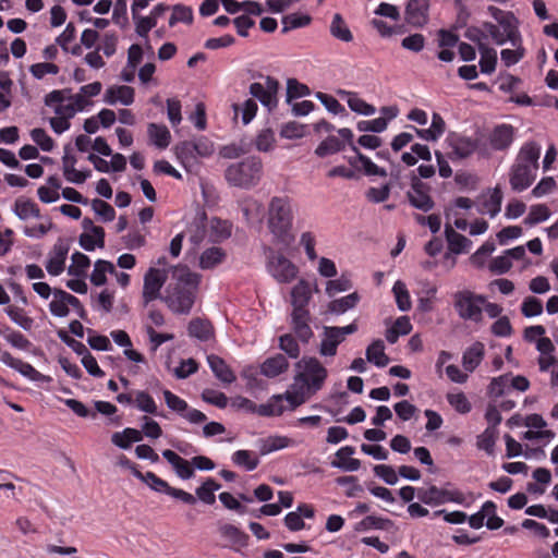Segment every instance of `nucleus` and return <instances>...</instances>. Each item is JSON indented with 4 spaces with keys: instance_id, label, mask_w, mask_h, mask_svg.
I'll use <instances>...</instances> for the list:
<instances>
[{
    "instance_id": "nucleus-1",
    "label": "nucleus",
    "mask_w": 558,
    "mask_h": 558,
    "mask_svg": "<svg viewBox=\"0 0 558 558\" xmlns=\"http://www.w3.org/2000/svg\"><path fill=\"white\" fill-rule=\"evenodd\" d=\"M295 208L293 201L286 196H272L266 213V228L270 243L281 248H290L295 242L293 230Z\"/></svg>"
},
{
    "instance_id": "nucleus-2",
    "label": "nucleus",
    "mask_w": 558,
    "mask_h": 558,
    "mask_svg": "<svg viewBox=\"0 0 558 558\" xmlns=\"http://www.w3.org/2000/svg\"><path fill=\"white\" fill-rule=\"evenodd\" d=\"M328 377L327 368L313 356H303L295 363V375L290 385L293 404L301 405L319 391Z\"/></svg>"
},
{
    "instance_id": "nucleus-3",
    "label": "nucleus",
    "mask_w": 558,
    "mask_h": 558,
    "mask_svg": "<svg viewBox=\"0 0 558 558\" xmlns=\"http://www.w3.org/2000/svg\"><path fill=\"white\" fill-rule=\"evenodd\" d=\"M198 283L199 276L192 272L187 267H173L163 301L173 313L187 314L194 304Z\"/></svg>"
},
{
    "instance_id": "nucleus-4",
    "label": "nucleus",
    "mask_w": 558,
    "mask_h": 558,
    "mask_svg": "<svg viewBox=\"0 0 558 558\" xmlns=\"http://www.w3.org/2000/svg\"><path fill=\"white\" fill-rule=\"evenodd\" d=\"M541 146L534 142L525 143L519 150L510 171V185L515 192L526 190L536 178Z\"/></svg>"
},
{
    "instance_id": "nucleus-5",
    "label": "nucleus",
    "mask_w": 558,
    "mask_h": 558,
    "mask_svg": "<svg viewBox=\"0 0 558 558\" xmlns=\"http://www.w3.org/2000/svg\"><path fill=\"white\" fill-rule=\"evenodd\" d=\"M488 11L496 23H483V32L492 38V40L499 46L507 43H518V21L515 16L508 11L500 10L495 7H489Z\"/></svg>"
},
{
    "instance_id": "nucleus-6",
    "label": "nucleus",
    "mask_w": 558,
    "mask_h": 558,
    "mask_svg": "<svg viewBox=\"0 0 558 558\" xmlns=\"http://www.w3.org/2000/svg\"><path fill=\"white\" fill-rule=\"evenodd\" d=\"M283 250L275 245L264 248L265 269L277 283L289 284L298 278L300 268L282 252Z\"/></svg>"
},
{
    "instance_id": "nucleus-7",
    "label": "nucleus",
    "mask_w": 558,
    "mask_h": 558,
    "mask_svg": "<svg viewBox=\"0 0 558 558\" xmlns=\"http://www.w3.org/2000/svg\"><path fill=\"white\" fill-rule=\"evenodd\" d=\"M263 175V162L252 156L245 160L230 165L226 170L227 181L239 187L251 189L258 184Z\"/></svg>"
},
{
    "instance_id": "nucleus-8",
    "label": "nucleus",
    "mask_w": 558,
    "mask_h": 558,
    "mask_svg": "<svg viewBox=\"0 0 558 558\" xmlns=\"http://www.w3.org/2000/svg\"><path fill=\"white\" fill-rule=\"evenodd\" d=\"M417 498L424 505L430 507H438L445 504H456L461 506H469L472 501L471 495L446 484L441 487L430 485L428 487L417 488Z\"/></svg>"
},
{
    "instance_id": "nucleus-9",
    "label": "nucleus",
    "mask_w": 558,
    "mask_h": 558,
    "mask_svg": "<svg viewBox=\"0 0 558 558\" xmlns=\"http://www.w3.org/2000/svg\"><path fill=\"white\" fill-rule=\"evenodd\" d=\"M454 308L464 320L480 323L483 318L484 295L470 290L458 291L453 295Z\"/></svg>"
},
{
    "instance_id": "nucleus-10",
    "label": "nucleus",
    "mask_w": 558,
    "mask_h": 558,
    "mask_svg": "<svg viewBox=\"0 0 558 558\" xmlns=\"http://www.w3.org/2000/svg\"><path fill=\"white\" fill-rule=\"evenodd\" d=\"M0 361L7 365L8 367L16 371L23 377L28 379L29 381L35 383L38 387H45L52 383V378L48 375L41 374L29 363L24 362L21 359L14 357L9 352H2L0 356Z\"/></svg>"
},
{
    "instance_id": "nucleus-11",
    "label": "nucleus",
    "mask_w": 558,
    "mask_h": 558,
    "mask_svg": "<svg viewBox=\"0 0 558 558\" xmlns=\"http://www.w3.org/2000/svg\"><path fill=\"white\" fill-rule=\"evenodd\" d=\"M279 82L271 76H266L263 82H255L250 85V94L259 102L272 111L278 106Z\"/></svg>"
},
{
    "instance_id": "nucleus-12",
    "label": "nucleus",
    "mask_w": 558,
    "mask_h": 558,
    "mask_svg": "<svg viewBox=\"0 0 558 558\" xmlns=\"http://www.w3.org/2000/svg\"><path fill=\"white\" fill-rule=\"evenodd\" d=\"M524 426L527 430L523 434L526 440H535L549 444L555 438V433L547 428V423L539 414H530L524 418Z\"/></svg>"
},
{
    "instance_id": "nucleus-13",
    "label": "nucleus",
    "mask_w": 558,
    "mask_h": 558,
    "mask_svg": "<svg viewBox=\"0 0 558 558\" xmlns=\"http://www.w3.org/2000/svg\"><path fill=\"white\" fill-rule=\"evenodd\" d=\"M217 531L225 548L240 553L248 544V535L232 523H219Z\"/></svg>"
},
{
    "instance_id": "nucleus-14",
    "label": "nucleus",
    "mask_w": 558,
    "mask_h": 558,
    "mask_svg": "<svg viewBox=\"0 0 558 558\" xmlns=\"http://www.w3.org/2000/svg\"><path fill=\"white\" fill-rule=\"evenodd\" d=\"M291 386L282 395H274L266 403L258 405L262 416H279L286 411H292L299 405L293 404Z\"/></svg>"
},
{
    "instance_id": "nucleus-15",
    "label": "nucleus",
    "mask_w": 558,
    "mask_h": 558,
    "mask_svg": "<svg viewBox=\"0 0 558 558\" xmlns=\"http://www.w3.org/2000/svg\"><path fill=\"white\" fill-rule=\"evenodd\" d=\"M501 190L497 186L488 189L476 197V210L481 215H488L490 218H495L501 210Z\"/></svg>"
},
{
    "instance_id": "nucleus-16",
    "label": "nucleus",
    "mask_w": 558,
    "mask_h": 558,
    "mask_svg": "<svg viewBox=\"0 0 558 558\" xmlns=\"http://www.w3.org/2000/svg\"><path fill=\"white\" fill-rule=\"evenodd\" d=\"M167 276L165 270L150 267L144 276L143 300L145 304L157 300L160 296V290L166 282Z\"/></svg>"
},
{
    "instance_id": "nucleus-17",
    "label": "nucleus",
    "mask_w": 558,
    "mask_h": 558,
    "mask_svg": "<svg viewBox=\"0 0 558 558\" xmlns=\"http://www.w3.org/2000/svg\"><path fill=\"white\" fill-rule=\"evenodd\" d=\"M404 19L415 28H423L429 20V0H410L404 10Z\"/></svg>"
},
{
    "instance_id": "nucleus-18",
    "label": "nucleus",
    "mask_w": 558,
    "mask_h": 558,
    "mask_svg": "<svg viewBox=\"0 0 558 558\" xmlns=\"http://www.w3.org/2000/svg\"><path fill=\"white\" fill-rule=\"evenodd\" d=\"M68 254V243L63 240L57 241L49 252L45 264L46 270L50 276H59L63 272Z\"/></svg>"
},
{
    "instance_id": "nucleus-19",
    "label": "nucleus",
    "mask_w": 558,
    "mask_h": 558,
    "mask_svg": "<svg viewBox=\"0 0 558 558\" xmlns=\"http://www.w3.org/2000/svg\"><path fill=\"white\" fill-rule=\"evenodd\" d=\"M83 233L80 235V245L85 251H94L105 246V231L101 227L95 226L90 219L83 220Z\"/></svg>"
},
{
    "instance_id": "nucleus-20",
    "label": "nucleus",
    "mask_w": 558,
    "mask_h": 558,
    "mask_svg": "<svg viewBox=\"0 0 558 558\" xmlns=\"http://www.w3.org/2000/svg\"><path fill=\"white\" fill-rule=\"evenodd\" d=\"M317 291V286L306 279H299L290 291L292 308L307 310V305Z\"/></svg>"
},
{
    "instance_id": "nucleus-21",
    "label": "nucleus",
    "mask_w": 558,
    "mask_h": 558,
    "mask_svg": "<svg viewBox=\"0 0 558 558\" xmlns=\"http://www.w3.org/2000/svg\"><path fill=\"white\" fill-rule=\"evenodd\" d=\"M69 306L77 308L81 306V302L76 296L63 290H53L52 300L49 303L50 313L56 317H65L70 312Z\"/></svg>"
},
{
    "instance_id": "nucleus-22",
    "label": "nucleus",
    "mask_w": 558,
    "mask_h": 558,
    "mask_svg": "<svg viewBox=\"0 0 558 558\" xmlns=\"http://www.w3.org/2000/svg\"><path fill=\"white\" fill-rule=\"evenodd\" d=\"M135 90L128 85H111L104 94V102L110 106H130L134 102Z\"/></svg>"
},
{
    "instance_id": "nucleus-23",
    "label": "nucleus",
    "mask_w": 558,
    "mask_h": 558,
    "mask_svg": "<svg viewBox=\"0 0 558 558\" xmlns=\"http://www.w3.org/2000/svg\"><path fill=\"white\" fill-rule=\"evenodd\" d=\"M408 197L413 207L423 211H428L434 205L429 195V187L421 181H414L412 183L408 192Z\"/></svg>"
},
{
    "instance_id": "nucleus-24",
    "label": "nucleus",
    "mask_w": 558,
    "mask_h": 558,
    "mask_svg": "<svg viewBox=\"0 0 558 558\" xmlns=\"http://www.w3.org/2000/svg\"><path fill=\"white\" fill-rule=\"evenodd\" d=\"M355 449L352 446H343L335 453L330 465L343 472H356L361 468V461L353 458Z\"/></svg>"
},
{
    "instance_id": "nucleus-25",
    "label": "nucleus",
    "mask_w": 558,
    "mask_h": 558,
    "mask_svg": "<svg viewBox=\"0 0 558 558\" xmlns=\"http://www.w3.org/2000/svg\"><path fill=\"white\" fill-rule=\"evenodd\" d=\"M161 454L163 459L172 466V470L179 478L186 481L194 476L192 461L183 459L181 456L170 449L163 450Z\"/></svg>"
},
{
    "instance_id": "nucleus-26",
    "label": "nucleus",
    "mask_w": 558,
    "mask_h": 558,
    "mask_svg": "<svg viewBox=\"0 0 558 558\" xmlns=\"http://www.w3.org/2000/svg\"><path fill=\"white\" fill-rule=\"evenodd\" d=\"M337 95L342 100H345L351 111L357 114L369 117L376 113V108L373 105L366 102L354 92L338 89Z\"/></svg>"
},
{
    "instance_id": "nucleus-27",
    "label": "nucleus",
    "mask_w": 558,
    "mask_h": 558,
    "mask_svg": "<svg viewBox=\"0 0 558 558\" xmlns=\"http://www.w3.org/2000/svg\"><path fill=\"white\" fill-rule=\"evenodd\" d=\"M110 337L112 338L117 345L123 348V355L129 361L136 364H144L146 362L144 355L133 349L131 338L126 331L120 329L112 330L110 332Z\"/></svg>"
},
{
    "instance_id": "nucleus-28",
    "label": "nucleus",
    "mask_w": 558,
    "mask_h": 558,
    "mask_svg": "<svg viewBox=\"0 0 558 558\" xmlns=\"http://www.w3.org/2000/svg\"><path fill=\"white\" fill-rule=\"evenodd\" d=\"M446 141L458 158L469 157L477 149L475 140L457 133H450Z\"/></svg>"
},
{
    "instance_id": "nucleus-29",
    "label": "nucleus",
    "mask_w": 558,
    "mask_h": 558,
    "mask_svg": "<svg viewBox=\"0 0 558 558\" xmlns=\"http://www.w3.org/2000/svg\"><path fill=\"white\" fill-rule=\"evenodd\" d=\"M356 153L355 156L349 158V163L352 168L357 171H362L367 177H386L387 171L384 168L378 167L368 157L361 154L356 147H353Z\"/></svg>"
},
{
    "instance_id": "nucleus-30",
    "label": "nucleus",
    "mask_w": 558,
    "mask_h": 558,
    "mask_svg": "<svg viewBox=\"0 0 558 558\" xmlns=\"http://www.w3.org/2000/svg\"><path fill=\"white\" fill-rule=\"evenodd\" d=\"M76 158L65 153L62 157V173L65 180L73 184L84 183L92 174L90 170H80L75 168Z\"/></svg>"
},
{
    "instance_id": "nucleus-31",
    "label": "nucleus",
    "mask_w": 558,
    "mask_h": 558,
    "mask_svg": "<svg viewBox=\"0 0 558 558\" xmlns=\"http://www.w3.org/2000/svg\"><path fill=\"white\" fill-rule=\"evenodd\" d=\"M291 322L293 330L295 335L299 337V339L302 340L303 342H307L313 336L312 328L308 324V310L292 308Z\"/></svg>"
},
{
    "instance_id": "nucleus-32",
    "label": "nucleus",
    "mask_w": 558,
    "mask_h": 558,
    "mask_svg": "<svg viewBox=\"0 0 558 558\" xmlns=\"http://www.w3.org/2000/svg\"><path fill=\"white\" fill-rule=\"evenodd\" d=\"M485 356V345L476 341L468 347L462 353V367L466 373H473L482 363Z\"/></svg>"
},
{
    "instance_id": "nucleus-33",
    "label": "nucleus",
    "mask_w": 558,
    "mask_h": 558,
    "mask_svg": "<svg viewBox=\"0 0 558 558\" xmlns=\"http://www.w3.org/2000/svg\"><path fill=\"white\" fill-rule=\"evenodd\" d=\"M414 131L417 137H420L421 140L434 143L437 142L444 135L446 131V122L439 113L434 112L432 116L430 125L428 128H414Z\"/></svg>"
},
{
    "instance_id": "nucleus-34",
    "label": "nucleus",
    "mask_w": 558,
    "mask_h": 558,
    "mask_svg": "<svg viewBox=\"0 0 558 558\" xmlns=\"http://www.w3.org/2000/svg\"><path fill=\"white\" fill-rule=\"evenodd\" d=\"M514 129L508 124L496 126L489 135V145L493 150L507 149L513 142Z\"/></svg>"
},
{
    "instance_id": "nucleus-35",
    "label": "nucleus",
    "mask_w": 558,
    "mask_h": 558,
    "mask_svg": "<svg viewBox=\"0 0 558 558\" xmlns=\"http://www.w3.org/2000/svg\"><path fill=\"white\" fill-rule=\"evenodd\" d=\"M445 234L448 243V250L456 255L465 254L472 247V241L461 233L457 232L449 225H446Z\"/></svg>"
},
{
    "instance_id": "nucleus-36",
    "label": "nucleus",
    "mask_w": 558,
    "mask_h": 558,
    "mask_svg": "<svg viewBox=\"0 0 558 558\" xmlns=\"http://www.w3.org/2000/svg\"><path fill=\"white\" fill-rule=\"evenodd\" d=\"M258 448L262 456L279 451L294 445V441L283 435H269L258 440Z\"/></svg>"
},
{
    "instance_id": "nucleus-37",
    "label": "nucleus",
    "mask_w": 558,
    "mask_h": 558,
    "mask_svg": "<svg viewBox=\"0 0 558 558\" xmlns=\"http://www.w3.org/2000/svg\"><path fill=\"white\" fill-rule=\"evenodd\" d=\"M61 181L57 175H50L45 184L37 189V196L44 204H51L60 198Z\"/></svg>"
},
{
    "instance_id": "nucleus-38",
    "label": "nucleus",
    "mask_w": 558,
    "mask_h": 558,
    "mask_svg": "<svg viewBox=\"0 0 558 558\" xmlns=\"http://www.w3.org/2000/svg\"><path fill=\"white\" fill-rule=\"evenodd\" d=\"M337 332L338 331L333 330L331 326L324 327L318 350L322 356L328 357L337 354L338 345L343 342Z\"/></svg>"
},
{
    "instance_id": "nucleus-39",
    "label": "nucleus",
    "mask_w": 558,
    "mask_h": 558,
    "mask_svg": "<svg viewBox=\"0 0 558 558\" xmlns=\"http://www.w3.org/2000/svg\"><path fill=\"white\" fill-rule=\"evenodd\" d=\"M289 362L286 356L277 354L264 361L260 365V374L268 378H274L287 372Z\"/></svg>"
},
{
    "instance_id": "nucleus-40",
    "label": "nucleus",
    "mask_w": 558,
    "mask_h": 558,
    "mask_svg": "<svg viewBox=\"0 0 558 558\" xmlns=\"http://www.w3.org/2000/svg\"><path fill=\"white\" fill-rule=\"evenodd\" d=\"M142 439L141 430L132 427H126L121 432H114L111 435V442L123 450L130 449L132 444L140 442Z\"/></svg>"
},
{
    "instance_id": "nucleus-41",
    "label": "nucleus",
    "mask_w": 558,
    "mask_h": 558,
    "mask_svg": "<svg viewBox=\"0 0 558 558\" xmlns=\"http://www.w3.org/2000/svg\"><path fill=\"white\" fill-rule=\"evenodd\" d=\"M207 362L210 369L220 381L231 384L235 380L234 373L221 357L210 354L207 356Z\"/></svg>"
},
{
    "instance_id": "nucleus-42",
    "label": "nucleus",
    "mask_w": 558,
    "mask_h": 558,
    "mask_svg": "<svg viewBox=\"0 0 558 558\" xmlns=\"http://www.w3.org/2000/svg\"><path fill=\"white\" fill-rule=\"evenodd\" d=\"M360 300V294L357 292H352L348 295L330 301L327 305V311L333 315H342L354 308Z\"/></svg>"
},
{
    "instance_id": "nucleus-43",
    "label": "nucleus",
    "mask_w": 558,
    "mask_h": 558,
    "mask_svg": "<svg viewBox=\"0 0 558 558\" xmlns=\"http://www.w3.org/2000/svg\"><path fill=\"white\" fill-rule=\"evenodd\" d=\"M132 474L144 482L150 489L169 495L171 486L162 478L158 477L153 472H146L143 474L136 468H132Z\"/></svg>"
},
{
    "instance_id": "nucleus-44",
    "label": "nucleus",
    "mask_w": 558,
    "mask_h": 558,
    "mask_svg": "<svg viewBox=\"0 0 558 558\" xmlns=\"http://www.w3.org/2000/svg\"><path fill=\"white\" fill-rule=\"evenodd\" d=\"M231 461L234 465L251 472L258 466L259 457L254 451L240 449L232 453Z\"/></svg>"
},
{
    "instance_id": "nucleus-45",
    "label": "nucleus",
    "mask_w": 558,
    "mask_h": 558,
    "mask_svg": "<svg viewBox=\"0 0 558 558\" xmlns=\"http://www.w3.org/2000/svg\"><path fill=\"white\" fill-rule=\"evenodd\" d=\"M147 133L151 144L160 149L167 148L171 142V134L166 125L150 123Z\"/></svg>"
},
{
    "instance_id": "nucleus-46",
    "label": "nucleus",
    "mask_w": 558,
    "mask_h": 558,
    "mask_svg": "<svg viewBox=\"0 0 558 558\" xmlns=\"http://www.w3.org/2000/svg\"><path fill=\"white\" fill-rule=\"evenodd\" d=\"M116 272V266L108 260L98 259L94 264L93 271L90 274V282L97 287H101L107 282V276Z\"/></svg>"
},
{
    "instance_id": "nucleus-47",
    "label": "nucleus",
    "mask_w": 558,
    "mask_h": 558,
    "mask_svg": "<svg viewBox=\"0 0 558 558\" xmlns=\"http://www.w3.org/2000/svg\"><path fill=\"white\" fill-rule=\"evenodd\" d=\"M418 159L432 160V153L427 145L415 143L411 146V151H405L401 156V160L409 167L416 165Z\"/></svg>"
},
{
    "instance_id": "nucleus-48",
    "label": "nucleus",
    "mask_w": 558,
    "mask_h": 558,
    "mask_svg": "<svg viewBox=\"0 0 558 558\" xmlns=\"http://www.w3.org/2000/svg\"><path fill=\"white\" fill-rule=\"evenodd\" d=\"M480 66L484 74H492L496 70L497 52L494 48L488 47L484 43H478Z\"/></svg>"
},
{
    "instance_id": "nucleus-49",
    "label": "nucleus",
    "mask_w": 558,
    "mask_h": 558,
    "mask_svg": "<svg viewBox=\"0 0 558 558\" xmlns=\"http://www.w3.org/2000/svg\"><path fill=\"white\" fill-rule=\"evenodd\" d=\"M225 257L226 253L222 248L213 246L205 250L201 254L198 266L204 270L213 269L216 266L220 265L223 262Z\"/></svg>"
},
{
    "instance_id": "nucleus-50",
    "label": "nucleus",
    "mask_w": 558,
    "mask_h": 558,
    "mask_svg": "<svg viewBox=\"0 0 558 558\" xmlns=\"http://www.w3.org/2000/svg\"><path fill=\"white\" fill-rule=\"evenodd\" d=\"M366 359L377 367H384L388 364L389 359L385 353V344L383 340H375L367 347Z\"/></svg>"
},
{
    "instance_id": "nucleus-51",
    "label": "nucleus",
    "mask_w": 558,
    "mask_h": 558,
    "mask_svg": "<svg viewBox=\"0 0 558 558\" xmlns=\"http://www.w3.org/2000/svg\"><path fill=\"white\" fill-rule=\"evenodd\" d=\"M497 437L498 429L494 428V426H487V428L476 438L477 449L485 451L489 457H494Z\"/></svg>"
},
{
    "instance_id": "nucleus-52",
    "label": "nucleus",
    "mask_w": 558,
    "mask_h": 558,
    "mask_svg": "<svg viewBox=\"0 0 558 558\" xmlns=\"http://www.w3.org/2000/svg\"><path fill=\"white\" fill-rule=\"evenodd\" d=\"M13 211L21 220L38 218L40 216L38 206L33 201L24 197L15 201Z\"/></svg>"
},
{
    "instance_id": "nucleus-53",
    "label": "nucleus",
    "mask_w": 558,
    "mask_h": 558,
    "mask_svg": "<svg viewBox=\"0 0 558 558\" xmlns=\"http://www.w3.org/2000/svg\"><path fill=\"white\" fill-rule=\"evenodd\" d=\"M221 488L214 478L208 477L195 490L196 497L206 505H213L216 501L215 493Z\"/></svg>"
},
{
    "instance_id": "nucleus-54",
    "label": "nucleus",
    "mask_w": 558,
    "mask_h": 558,
    "mask_svg": "<svg viewBox=\"0 0 558 558\" xmlns=\"http://www.w3.org/2000/svg\"><path fill=\"white\" fill-rule=\"evenodd\" d=\"M232 226L227 220L211 218L209 221V238L213 242H220L231 235Z\"/></svg>"
},
{
    "instance_id": "nucleus-55",
    "label": "nucleus",
    "mask_w": 558,
    "mask_h": 558,
    "mask_svg": "<svg viewBox=\"0 0 558 558\" xmlns=\"http://www.w3.org/2000/svg\"><path fill=\"white\" fill-rule=\"evenodd\" d=\"M511 45L514 47L513 49H502L500 52L501 62L507 68L519 63L525 56L521 36H518V43Z\"/></svg>"
},
{
    "instance_id": "nucleus-56",
    "label": "nucleus",
    "mask_w": 558,
    "mask_h": 558,
    "mask_svg": "<svg viewBox=\"0 0 558 558\" xmlns=\"http://www.w3.org/2000/svg\"><path fill=\"white\" fill-rule=\"evenodd\" d=\"M134 407L144 413L157 415L158 407L154 398L144 390H136L134 392Z\"/></svg>"
},
{
    "instance_id": "nucleus-57",
    "label": "nucleus",
    "mask_w": 558,
    "mask_h": 558,
    "mask_svg": "<svg viewBox=\"0 0 558 558\" xmlns=\"http://www.w3.org/2000/svg\"><path fill=\"white\" fill-rule=\"evenodd\" d=\"M330 34L335 38H337L341 41H344V43H350L353 39V35H352L351 31L349 29L342 15L339 13H336L332 16V21L330 24Z\"/></svg>"
},
{
    "instance_id": "nucleus-58",
    "label": "nucleus",
    "mask_w": 558,
    "mask_h": 558,
    "mask_svg": "<svg viewBox=\"0 0 558 558\" xmlns=\"http://www.w3.org/2000/svg\"><path fill=\"white\" fill-rule=\"evenodd\" d=\"M254 147L262 153L272 151L276 147V134L267 128L260 130L254 140Z\"/></svg>"
},
{
    "instance_id": "nucleus-59",
    "label": "nucleus",
    "mask_w": 558,
    "mask_h": 558,
    "mask_svg": "<svg viewBox=\"0 0 558 558\" xmlns=\"http://www.w3.org/2000/svg\"><path fill=\"white\" fill-rule=\"evenodd\" d=\"M312 17L306 13H291L282 17V33L310 25Z\"/></svg>"
},
{
    "instance_id": "nucleus-60",
    "label": "nucleus",
    "mask_w": 558,
    "mask_h": 558,
    "mask_svg": "<svg viewBox=\"0 0 558 558\" xmlns=\"http://www.w3.org/2000/svg\"><path fill=\"white\" fill-rule=\"evenodd\" d=\"M89 258L80 252H75L71 257V265L68 268V274L73 277H85L89 268Z\"/></svg>"
},
{
    "instance_id": "nucleus-61",
    "label": "nucleus",
    "mask_w": 558,
    "mask_h": 558,
    "mask_svg": "<svg viewBox=\"0 0 558 558\" xmlns=\"http://www.w3.org/2000/svg\"><path fill=\"white\" fill-rule=\"evenodd\" d=\"M186 233L194 245H198L206 235V223L204 214L197 215L189 226Z\"/></svg>"
},
{
    "instance_id": "nucleus-62",
    "label": "nucleus",
    "mask_w": 558,
    "mask_h": 558,
    "mask_svg": "<svg viewBox=\"0 0 558 558\" xmlns=\"http://www.w3.org/2000/svg\"><path fill=\"white\" fill-rule=\"evenodd\" d=\"M189 333L191 337L202 341H207L213 336V327L209 322L203 319H193L189 324Z\"/></svg>"
},
{
    "instance_id": "nucleus-63",
    "label": "nucleus",
    "mask_w": 558,
    "mask_h": 558,
    "mask_svg": "<svg viewBox=\"0 0 558 558\" xmlns=\"http://www.w3.org/2000/svg\"><path fill=\"white\" fill-rule=\"evenodd\" d=\"M551 213L544 204H536L530 207L527 216L524 218L526 226H535L549 219Z\"/></svg>"
},
{
    "instance_id": "nucleus-64",
    "label": "nucleus",
    "mask_w": 558,
    "mask_h": 558,
    "mask_svg": "<svg viewBox=\"0 0 558 558\" xmlns=\"http://www.w3.org/2000/svg\"><path fill=\"white\" fill-rule=\"evenodd\" d=\"M344 147L342 141L337 136H328L315 149V154L324 158L326 156L336 154Z\"/></svg>"
}]
</instances>
